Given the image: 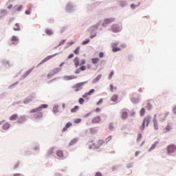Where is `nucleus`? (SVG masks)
I'll return each instance as SVG.
<instances>
[{"instance_id": "nucleus-1", "label": "nucleus", "mask_w": 176, "mask_h": 176, "mask_svg": "<svg viewBox=\"0 0 176 176\" xmlns=\"http://www.w3.org/2000/svg\"><path fill=\"white\" fill-rule=\"evenodd\" d=\"M65 11L69 14L74 13V12H76V5L74 4V3L71 1H69L65 6Z\"/></svg>"}, {"instance_id": "nucleus-2", "label": "nucleus", "mask_w": 176, "mask_h": 176, "mask_svg": "<svg viewBox=\"0 0 176 176\" xmlns=\"http://www.w3.org/2000/svg\"><path fill=\"white\" fill-rule=\"evenodd\" d=\"M129 99L132 104H140V102H141V95L136 93H133L132 94L129 95Z\"/></svg>"}, {"instance_id": "nucleus-3", "label": "nucleus", "mask_w": 176, "mask_h": 176, "mask_svg": "<svg viewBox=\"0 0 176 176\" xmlns=\"http://www.w3.org/2000/svg\"><path fill=\"white\" fill-rule=\"evenodd\" d=\"M87 83H89V80L78 82L75 85L72 86V89H74V91L76 93H78V91H80V90L83 89V86H85V85H87Z\"/></svg>"}, {"instance_id": "nucleus-4", "label": "nucleus", "mask_w": 176, "mask_h": 176, "mask_svg": "<svg viewBox=\"0 0 176 176\" xmlns=\"http://www.w3.org/2000/svg\"><path fill=\"white\" fill-rule=\"evenodd\" d=\"M100 25H101V21L98 22L96 25L91 26L88 29V32L89 34H94V33H97V30H100V31H101L102 28H100Z\"/></svg>"}, {"instance_id": "nucleus-5", "label": "nucleus", "mask_w": 176, "mask_h": 176, "mask_svg": "<svg viewBox=\"0 0 176 176\" xmlns=\"http://www.w3.org/2000/svg\"><path fill=\"white\" fill-rule=\"evenodd\" d=\"M151 115H148L144 118L142 121V126L140 127V130L142 131L145 130V123H146V127L149 126V123H151Z\"/></svg>"}, {"instance_id": "nucleus-6", "label": "nucleus", "mask_w": 176, "mask_h": 176, "mask_svg": "<svg viewBox=\"0 0 176 176\" xmlns=\"http://www.w3.org/2000/svg\"><path fill=\"white\" fill-rule=\"evenodd\" d=\"M35 98H36V94L32 93L23 100V104L27 105V104H30V102H32V100H35Z\"/></svg>"}, {"instance_id": "nucleus-7", "label": "nucleus", "mask_w": 176, "mask_h": 176, "mask_svg": "<svg viewBox=\"0 0 176 176\" xmlns=\"http://www.w3.org/2000/svg\"><path fill=\"white\" fill-rule=\"evenodd\" d=\"M47 107H49V105H47V104H43L36 109H32V110H30V113H35V112H41L42 109H46Z\"/></svg>"}, {"instance_id": "nucleus-8", "label": "nucleus", "mask_w": 176, "mask_h": 176, "mask_svg": "<svg viewBox=\"0 0 176 176\" xmlns=\"http://www.w3.org/2000/svg\"><path fill=\"white\" fill-rule=\"evenodd\" d=\"M73 62L74 63L76 68H78V67H79V65H83L86 64V60H85V59H82L81 60V62L79 63V58H78V57H76L74 59Z\"/></svg>"}, {"instance_id": "nucleus-9", "label": "nucleus", "mask_w": 176, "mask_h": 176, "mask_svg": "<svg viewBox=\"0 0 176 176\" xmlns=\"http://www.w3.org/2000/svg\"><path fill=\"white\" fill-rule=\"evenodd\" d=\"M57 54H58V53H56L54 54L47 56L41 63H39L36 67H39V65H41V64H43V63H46L47 61H49V60H52V58H53L54 57H56Z\"/></svg>"}, {"instance_id": "nucleus-10", "label": "nucleus", "mask_w": 176, "mask_h": 176, "mask_svg": "<svg viewBox=\"0 0 176 176\" xmlns=\"http://www.w3.org/2000/svg\"><path fill=\"white\" fill-rule=\"evenodd\" d=\"M28 120V116L25 115L21 116L17 120L16 123H18L19 124H23V123H24L25 122H27Z\"/></svg>"}, {"instance_id": "nucleus-11", "label": "nucleus", "mask_w": 176, "mask_h": 176, "mask_svg": "<svg viewBox=\"0 0 176 176\" xmlns=\"http://www.w3.org/2000/svg\"><path fill=\"white\" fill-rule=\"evenodd\" d=\"M111 30L113 32L118 34V32H120V31H122V26L120 25H113L111 26Z\"/></svg>"}, {"instance_id": "nucleus-12", "label": "nucleus", "mask_w": 176, "mask_h": 176, "mask_svg": "<svg viewBox=\"0 0 176 176\" xmlns=\"http://www.w3.org/2000/svg\"><path fill=\"white\" fill-rule=\"evenodd\" d=\"M34 68H35V66H34L33 67L29 69L25 74H23L21 76V77L20 78V80H23L25 79V78H27V76H28L29 74L32 72V71L34 70Z\"/></svg>"}, {"instance_id": "nucleus-13", "label": "nucleus", "mask_w": 176, "mask_h": 176, "mask_svg": "<svg viewBox=\"0 0 176 176\" xmlns=\"http://www.w3.org/2000/svg\"><path fill=\"white\" fill-rule=\"evenodd\" d=\"M113 21H115V18L105 19L102 23V27H107V24H111V23H113Z\"/></svg>"}, {"instance_id": "nucleus-14", "label": "nucleus", "mask_w": 176, "mask_h": 176, "mask_svg": "<svg viewBox=\"0 0 176 176\" xmlns=\"http://www.w3.org/2000/svg\"><path fill=\"white\" fill-rule=\"evenodd\" d=\"M1 63L3 64V65L5 67V68L9 69L10 68V67H13V63H10V61L8 60H2Z\"/></svg>"}, {"instance_id": "nucleus-15", "label": "nucleus", "mask_w": 176, "mask_h": 176, "mask_svg": "<svg viewBox=\"0 0 176 176\" xmlns=\"http://www.w3.org/2000/svg\"><path fill=\"white\" fill-rule=\"evenodd\" d=\"M167 151L168 155H170V153H174V152H175V146L174 144L168 146Z\"/></svg>"}, {"instance_id": "nucleus-16", "label": "nucleus", "mask_w": 176, "mask_h": 176, "mask_svg": "<svg viewBox=\"0 0 176 176\" xmlns=\"http://www.w3.org/2000/svg\"><path fill=\"white\" fill-rule=\"evenodd\" d=\"M8 14L9 12H8V10L3 9L0 10V20L3 19L6 16H8Z\"/></svg>"}, {"instance_id": "nucleus-17", "label": "nucleus", "mask_w": 176, "mask_h": 176, "mask_svg": "<svg viewBox=\"0 0 176 176\" xmlns=\"http://www.w3.org/2000/svg\"><path fill=\"white\" fill-rule=\"evenodd\" d=\"M153 122L154 130H159V124H157V120H156V115H154Z\"/></svg>"}, {"instance_id": "nucleus-18", "label": "nucleus", "mask_w": 176, "mask_h": 176, "mask_svg": "<svg viewBox=\"0 0 176 176\" xmlns=\"http://www.w3.org/2000/svg\"><path fill=\"white\" fill-rule=\"evenodd\" d=\"M60 71H61V67H56L52 70L53 74H47V77L50 78V76H52V75H56V74H58Z\"/></svg>"}, {"instance_id": "nucleus-19", "label": "nucleus", "mask_w": 176, "mask_h": 176, "mask_svg": "<svg viewBox=\"0 0 176 176\" xmlns=\"http://www.w3.org/2000/svg\"><path fill=\"white\" fill-rule=\"evenodd\" d=\"M11 42H12L13 45H18L19 44V37L16 36H12L11 38Z\"/></svg>"}, {"instance_id": "nucleus-20", "label": "nucleus", "mask_w": 176, "mask_h": 176, "mask_svg": "<svg viewBox=\"0 0 176 176\" xmlns=\"http://www.w3.org/2000/svg\"><path fill=\"white\" fill-rule=\"evenodd\" d=\"M127 118H129V113H127V111H122L121 119H122V120H126Z\"/></svg>"}, {"instance_id": "nucleus-21", "label": "nucleus", "mask_w": 176, "mask_h": 176, "mask_svg": "<svg viewBox=\"0 0 176 176\" xmlns=\"http://www.w3.org/2000/svg\"><path fill=\"white\" fill-rule=\"evenodd\" d=\"M101 122V117L98 116L91 120V123H100Z\"/></svg>"}, {"instance_id": "nucleus-22", "label": "nucleus", "mask_w": 176, "mask_h": 176, "mask_svg": "<svg viewBox=\"0 0 176 176\" xmlns=\"http://www.w3.org/2000/svg\"><path fill=\"white\" fill-rule=\"evenodd\" d=\"M118 5L120 6V8H126V6L128 5V3L126 1H119Z\"/></svg>"}, {"instance_id": "nucleus-23", "label": "nucleus", "mask_w": 176, "mask_h": 176, "mask_svg": "<svg viewBox=\"0 0 176 176\" xmlns=\"http://www.w3.org/2000/svg\"><path fill=\"white\" fill-rule=\"evenodd\" d=\"M78 141H79V138H74L73 140H72L70 141L68 146H73V145H75V144H76V142H78Z\"/></svg>"}, {"instance_id": "nucleus-24", "label": "nucleus", "mask_w": 176, "mask_h": 176, "mask_svg": "<svg viewBox=\"0 0 176 176\" xmlns=\"http://www.w3.org/2000/svg\"><path fill=\"white\" fill-rule=\"evenodd\" d=\"M102 76L101 74H99L98 76H97L93 80H92V85H96V83H97V82H98L100 80V79H101V77Z\"/></svg>"}, {"instance_id": "nucleus-25", "label": "nucleus", "mask_w": 176, "mask_h": 176, "mask_svg": "<svg viewBox=\"0 0 176 176\" xmlns=\"http://www.w3.org/2000/svg\"><path fill=\"white\" fill-rule=\"evenodd\" d=\"M157 144H159V141H156L150 147V148L148 149V152H152V151H153V149H155V148H156Z\"/></svg>"}, {"instance_id": "nucleus-26", "label": "nucleus", "mask_w": 176, "mask_h": 176, "mask_svg": "<svg viewBox=\"0 0 176 176\" xmlns=\"http://www.w3.org/2000/svg\"><path fill=\"white\" fill-rule=\"evenodd\" d=\"M2 129L3 130H9V129H10V124H9V122L4 123L2 126Z\"/></svg>"}, {"instance_id": "nucleus-27", "label": "nucleus", "mask_w": 176, "mask_h": 176, "mask_svg": "<svg viewBox=\"0 0 176 176\" xmlns=\"http://www.w3.org/2000/svg\"><path fill=\"white\" fill-rule=\"evenodd\" d=\"M53 113L56 115V113H58V104H56L53 107V110H52Z\"/></svg>"}, {"instance_id": "nucleus-28", "label": "nucleus", "mask_w": 176, "mask_h": 176, "mask_svg": "<svg viewBox=\"0 0 176 176\" xmlns=\"http://www.w3.org/2000/svg\"><path fill=\"white\" fill-rule=\"evenodd\" d=\"M118 96L116 94H114L111 98V100L113 101V102H118Z\"/></svg>"}, {"instance_id": "nucleus-29", "label": "nucleus", "mask_w": 176, "mask_h": 176, "mask_svg": "<svg viewBox=\"0 0 176 176\" xmlns=\"http://www.w3.org/2000/svg\"><path fill=\"white\" fill-rule=\"evenodd\" d=\"M56 156L59 157V159H63L64 156L63 155V151H58L56 152Z\"/></svg>"}, {"instance_id": "nucleus-30", "label": "nucleus", "mask_w": 176, "mask_h": 176, "mask_svg": "<svg viewBox=\"0 0 176 176\" xmlns=\"http://www.w3.org/2000/svg\"><path fill=\"white\" fill-rule=\"evenodd\" d=\"M45 34L50 36L51 35H53V30L50 29H46L45 30Z\"/></svg>"}, {"instance_id": "nucleus-31", "label": "nucleus", "mask_w": 176, "mask_h": 176, "mask_svg": "<svg viewBox=\"0 0 176 176\" xmlns=\"http://www.w3.org/2000/svg\"><path fill=\"white\" fill-rule=\"evenodd\" d=\"M92 64H97L100 61V58H93L91 59Z\"/></svg>"}, {"instance_id": "nucleus-32", "label": "nucleus", "mask_w": 176, "mask_h": 176, "mask_svg": "<svg viewBox=\"0 0 176 176\" xmlns=\"http://www.w3.org/2000/svg\"><path fill=\"white\" fill-rule=\"evenodd\" d=\"M121 49L119 47H112V52L113 53H116L117 52H120Z\"/></svg>"}, {"instance_id": "nucleus-33", "label": "nucleus", "mask_w": 176, "mask_h": 176, "mask_svg": "<svg viewBox=\"0 0 176 176\" xmlns=\"http://www.w3.org/2000/svg\"><path fill=\"white\" fill-rule=\"evenodd\" d=\"M17 118H19V115L14 114L10 117V120H16Z\"/></svg>"}, {"instance_id": "nucleus-34", "label": "nucleus", "mask_w": 176, "mask_h": 176, "mask_svg": "<svg viewBox=\"0 0 176 176\" xmlns=\"http://www.w3.org/2000/svg\"><path fill=\"white\" fill-rule=\"evenodd\" d=\"M54 150V148H50L47 152V156H50V155H52V153H53V151Z\"/></svg>"}, {"instance_id": "nucleus-35", "label": "nucleus", "mask_w": 176, "mask_h": 176, "mask_svg": "<svg viewBox=\"0 0 176 176\" xmlns=\"http://www.w3.org/2000/svg\"><path fill=\"white\" fill-rule=\"evenodd\" d=\"M164 120H166V117H164V116H163V114H160V117H159V121L164 122Z\"/></svg>"}, {"instance_id": "nucleus-36", "label": "nucleus", "mask_w": 176, "mask_h": 176, "mask_svg": "<svg viewBox=\"0 0 176 176\" xmlns=\"http://www.w3.org/2000/svg\"><path fill=\"white\" fill-rule=\"evenodd\" d=\"M78 109H79V107L78 106H75L70 111H71L72 113H74L78 111Z\"/></svg>"}, {"instance_id": "nucleus-37", "label": "nucleus", "mask_w": 176, "mask_h": 176, "mask_svg": "<svg viewBox=\"0 0 176 176\" xmlns=\"http://www.w3.org/2000/svg\"><path fill=\"white\" fill-rule=\"evenodd\" d=\"M171 126H170V125H167L166 126V127L164 129V130H165L164 131V133L166 134V133H167L168 131H170V130H171Z\"/></svg>"}, {"instance_id": "nucleus-38", "label": "nucleus", "mask_w": 176, "mask_h": 176, "mask_svg": "<svg viewBox=\"0 0 176 176\" xmlns=\"http://www.w3.org/2000/svg\"><path fill=\"white\" fill-rule=\"evenodd\" d=\"M109 129L110 131H113V122H110L109 124Z\"/></svg>"}, {"instance_id": "nucleus-39", "label": "nucleus", "mask_w": 176, "mask_h": 176, "mask_svg": "<svg viewBox=\"0 0 176 176\" xmlns=\"http://www.w3.org/2000/svg\"><path fill=\"white\" fill-rule=\"evenodd\" d=\"M80 51V47H78L74 51V54H76V56H78V54H79V52Z\"/></svg>"}, {"instance_id": "nucleus-40", "label": "nucleus", "mask_w": 176, "mask_h": 176, "mask_svg": "<svg viewBox=\"0 0 176 176\" xmlns=\"http://www.w3.org/2000/svg\"><path fill=\"white\" fill-rule=\"evenodd\" d=\"M146 108L147 111H151L153 108L152 104H151V103L148 102L147 105L146 106Z\"/></svg>"}, {"instance_id": "nucleus-41", "label": "nucleus", "mask_w": 176, "mask_h": 176, "mask_svg": "<svg viewBox=\"0 0 176 176\" xmlns=\"http://www.w3.org/2000/svg\"><path fill=\"white\" fill-rule=\"evenodd\" d=\"M144 115H145V108H142L140 111V116H144Z\"/></svg>"}, {"instance_id": "nucleus-42", "label": "nucleus", "mask_w": 176, "mask_h": 176, "mask_svg": "<svg viewBox=\"0 0 176 176\" xmlns=\"http://www.w3.org/2000/svg\"><path fill=\"white\" fill-rule=\"evenodd\" d=\"M95 91L96 90L94 89H91L88 92H87V94H88V96H91V94H94Z\"/></svg>"}, {"instance_id": "nucleus-43", "label": "nucleus", "mask_w": 176, "mask_h": 176, "mask_svg": "<svg viewBox=\"0 0 176 176\" xmlns=\"http://www.w3.org/2000/svg\"><path fill=\"white\" fill-rule=\"evenodd\" d=\"M65 42H67V39L65 40H62L59 44L57 45V47H60V46H63V45H64V43H65Z\"/></svg>"}, {"instance_id": "nucleus-44", "label": "nucleus", "mask_w": 176, "mask_h": 176, "mask_svg": "<svg viewBox=\"0 0 176 176\" xmlns=\"http://www.w3.org/2000/svg\"><path fill=\"white\" fill-rule=\"evenodd\" d=\"M17 85H19V81H16V82H14V84L11 85L9 87V89H13L14 87H16V86H17Z\"/></svg>"}, {"instance_id": "nucleus-45", "label": "nucleus", "mask_w": 176, "mask_h": 176, "mask_svg": "<svg viewBox=\"0 0 176 176\" xmlns=\"http://www.w3.org/2000/svg\"><path fill=\"white\" fill-rule=\"evenodd\" d=\"M78 102L80 105L85 104V99L83 98H80L78 100Z\"/></svg>"}, {"instance_id": "nucleus-46", "label": "nucleus", "mask_w": 176, "mask_h": 176, "mask_svg": "<svg viewBox=\"0 0 176 176\" xmlns=\"http://www.w3.org/2000/svg\"><path fill=\"white\" fill-rule=\"evenodd\" d=\"M15 27H16L17 28H13L14 31H20V25H19V23H16Z\"/></svg>"}, {"instance_id": "nucleus-47", "label": "nucleus", "mask_w": 176, "mask_h": 176, "mask_svg": "<svg viewBox=\"0 0 176 176\" xmlns=\"http://www.w3.org/2000/svg\"><path fill=\"white\" fill-rule=\"evenodd\" d=\"M111 140H112V136L111 135H109V137H107L106 139H105V142L106 144H108V142H109L111 141Z\"/></svg>"}, {"instance_id": "nucleus-48", "label": "nucleus", "mask_w": 176, "mask_h": 176, "mask_svg": "<svg viewBox=\"0 0 176 176\" xmlns=\"http://www.w3.org/2000/svg\"><path fill=\"white\" fill-rule=\"evenodd\" d=\"M96 36H97V33H93L90 34L89 38L90 39H94V38H96Z\"/></svg>"}, {"instance_id": "nucleus-49", "label": "nucleus", "mask_w": 176, "mask_h": 176, "mask_svg": "<svg viewBox=\"0 0 176 176\" xmlns=\"http://www.w3.org/2000/svg\"><path fill=\"white\" fill-rule=\"evenodd\" d=\"M20 104H23V102L21 100L20 101H17V102H14L13 104H12V106L13 107H15V105H19Z\"/></svg>"}, {"instance_id": "nucleus-50", "label": "nucleus", "mask_w": 176, "mask_h": 176, "mask_svg": "<svg viewBox=\"0 0 176 176\" xmlns=\"http://www.w3.org/2000/svg\"><path fill=\"white\" fill-rule=\"evenodd\" d=\"M141 138H142V134L138 133V138H137V142H138V141H141Z\"/></svg>"}, {"instance_id": "nucleus-51", "label": "nucleus", "mask_w": 176, "mask_h": 176, "mask_svg": "<svg viewBox=\"0 0 176 176\" xmlns=\"http://www.w3.org/2000/svg\"><path fill=\"white\" fill-rule=\"evenodd\" d=\"M90 42V39L87 38V40L82 41V45H87V43H89Z\"/></svg>"}, {"instance_id": "nucleus-52", "label": "nucleus", "mask_w": 176, "mask_h": 176, "mask_svg": "<svg viewBox=\"0 0 176 176\" xmlns=\"http://www.w3.org/2000/svg\"><path fill=\"white\" fill-rule=\"evenodd\" d=\"M133 165L134 164L133 162L129 163L126 164V168H131V167H133Z\"/></svg>"}, {"instance_id": "nucleus-53", "label": "nucleus", "mask_w": 176, "mask_h": 176, "mask_svg": "<svg viewBox=\"0 0 176 176\" xmlns=\"http://www.w3.org/2000/svg\"><path fill=\"white\" fill-rule=\"evenodd\" d=\"M63 78L64 80H71L69 76H64Z\"/></svg>"}, {"instance_id": "nucleus-54", "label": "nucleus", "mask_w": 176, "mask_h": 176, "mask_svg": "<svg viewBox=\"0 0 176 176\" xmlns=\"http://www.w3.org/2000/svg\"><path fill=\"white\" fill-rule=\"evenodd\" d=\"M119 45V42L112 43H111V47H116Z\"/></svg>"}, {"instance_id": "nucleus-55", "label": "nucleus", "mask_w": 176, "mask_h": 176, "mask_svg": "<svg viewBox=\"0 0 176 176\" xmlns=\"http://www.w3.org/2000/svg\"><path fill=\"white\" fill-rule=\"evenodd\" d=\"M112 76H113V70H112L108 77V79H112Z\"/></svg>"}, {"instance_id": "nucleus-56", "label": "nucleus", "mask_w": 176, "mask_h": 176, "mask_svg": "<svg viewBox=\"0 0 176 176\" xmlns=\"http://www.w3.org/2000/svg\"><path fill=\"white\" fill-rule=\"evenodd\" d=\"M25 14L28 15L31 14V8H29L28 10H25Z\"/></svg>"}, {"instance_id": "nucleus-57", "label": "nucleus", "mask_w": 176, "mask_h": 176, "mask_svg": "<svg viewBox=\"0 0 176 176\" xmlns=\"http://www.w3.org/2000/svg\"><path fill=\"white\" fill-rule=\"evenodd\" d=\"M80 71H86V66L82 65L81 67H80Z\"/></svg>"}, {"instance_id": "nucleus-58", "label": "nucleus", "mask_w": 176, "mask_h": 176, "mask_svg": "<svg viewBox=\"0 0 176 176\" xmlns=\"http://www.w3.org/2000/svg\"><path fill=\"white\" fill-rule=\"evenodd\" d=\"M13 21H14V17L10 18L8 22V25H10L12 23H13Z\"/></svg>"}, {"instance_id": "nucleus-59", "label": "nucleus", "mask_w": 176, "mask_h": 176, "mask_svg": "<svg viewBox=\"0 0 176 176\" xmlns=\"http://www.w3.org/2000/svg\"><path fill=\"white\" fill-rule=\"evenodd\" d=\"M98 56L100 58H102L104 57V52H99Z\"/></svg>"}, {"instance_id": "nucleus-60", "label": "nucleus", "mask_w": 176, "mask_h": 176, "mask_svg": "<svg viewBox=\"0 0 176 176\" xmlns=\"http://www.w3.org/2000/svg\"><path fill=\"white\" fill-rule=\"evenodd\" d=\"M23 9V5H20L18 8L16 9V12H21V10Z\"/></svg>"}, {"instance_id": "nucleus-61", "label": "nucleus", "mask_w": 176, "mask_h": 176, "mask_svg": "<svg viewBox=\"0 0 176 176\" xmlns=\"http://www.w3.org/2000/svg\"><path fill=\"white\" fill-rule=\"evenodd\" d=\"M74 74H76V75L80 74V68L76 69V70L74 72Z\"/></svg>"}, {"instance_id": "nucleus-62", "label": "nucleus", "mask_w": 176, "mask_h": 176, "mask_svg": "<svg viewBox=\"0 0 176 176\" xmlns=\"http://www.w3.org/2000/svg\"><path fill=\"white\" fill-rule=\"evenodd\" d=\"M72 126V122H67L65 124V126L68 129L69 127Z\"/></svg>"}, {"instance_id": "nucleus-63", "label": "nucleus", "mask_w": 176, "mask_h": 176, "mask_svg": "<svg viewBox=\"0 0 176 176\" xmlns=\"http://www.w3.org/2000/svg\"><path fill=\"white\" fill-rule=\"evenodd\" d=\"M172 111H173V113H174V115H176V104L173 107Z\"/></svg>"}, {"instance_id": "nucleus-64", "label": "nucleus", "mask_w": 176, "mask_h": 176, "mask_svg": "<svg viewBox=\"0 0 176 176\" xmlns=\"http://www.w3.org/2000/svg\"><path fill=\"white\" fill-rule=\"evenodd\" d=\"M13 176H24V175H23L21 173H15L13 175Z\"/></svg>"}]
</instances>
